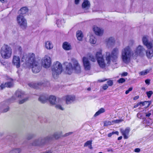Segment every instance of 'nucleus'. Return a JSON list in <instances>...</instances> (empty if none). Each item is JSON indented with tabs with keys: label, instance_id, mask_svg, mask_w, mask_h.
<instances>
[{
	"label": "nucleus",
	"instance_id": "f257e3e1",
	"mask_svg": "<svg viewBox=\"0 0 153 153\" xmlns=\"http://www.w3.org/2000/svg\"><path fill=\"white\" fill-rule=\"evenodd\" d=\"M106 53L105 62H104L101 50L97 52L96 55V58L93 56L91 55L89 56V59L92 62H95L97 59L100 67L104 68L105 67L106 64L108 65L110 64L111 61L113 62L117 61L119 53V49L117 48H115L113 49L111 53L107 52Z\"/></svg>",
	"mask_w": 153,
	"mask_h": 153
},
{
	"label": "nucleus",
	"instance_id": "f03ea898",
	"mask_svg": "<svg viewBox=\"0 0 153 153\" xmlns=\"http://www.w3.org/2000/svg\"><path fill=\"white\" fill-rule=\"evenodd\" d=\"M145 52V50L142 46L139 45L134 51L131 53L130 47L128 46L123 48L121 51V58L122 61L125 63H129L130 58L132 56L135 59L138 56H143Z\"/></svg>",
	"mask_w": 153,
	"mask_h": 153
},
{
	"label": "nucleus",
	"instance_id": "7ed1b4c3",
	"mask_svg": "<svg viewBox=\"0 0 153 153\" xmlns=\"http://www.w3.org/2000/svg\"><path fill=\"white\" fill-rule=\"evenodd\" d=\"M71 61L73 64V66L71 62H65L64 63L66 66V70L65 71V73L71 75L74 70L76 74L80 73L81 72V68L78 61L74 58H72Z\"/></svg>",
	"mask_w": 153,
	"mask_h": 153
},
{
	"label": "nucleus",
	"instance_id": "20e7f679",
	"mask_svg": "<svg viewBox=\"0 0 153 153\" xmlns=\"http://www.w3.org/2000/svg\"><path fill=\"white\" fill-rule=\"evenodd\" d=\"M143 44L145 45L149 49L146 52V55L149 58H151L153 56V40L152 42L149 41L147 37L143 36L142 39Z\"/></svg>",
	"mask_w": 153,
	"mask_h": 153
},
{
	"label": "nucleus",
	"instance_id": "39448f33",
	"mask_svg": "<svg viewBox=\"0 0 153 153\" xmlns=\"http://www.w3.org/2000/svg\"><path fill=\"white\" fill-rule=\"evenodd\" d=\"M0 53L3 58L8 59L11 56L12 50L10 46L7 45H4L1 49Z\"/></svg>",
	"mask_w": 153,
	"mask_h": 153
},
{
	"label": "nucleus",
	"instance_id": "423d86ee",
	"mask_svg": "<svg viewBox=\"0 0 153 153\" xmlns=\"http://www.w3.org/2000/svg\"><path fill=\"white\" fill-rule=\"evenodd\" d=\"M38 100L42 103H45L48 100L51 104L54 105L56 104V97L55 96L51 95L48 98V95H42L39 97Z\"/></svg>",
	"mask_w": 153,
	"mask_h": 153
},
{
	"label": "nucleus",
	"instance_id": "0eeeda50",
	"mask_svg": "<svg viewBox=\"0 0 153 153\" xmlns=\"http://www.w3.org/2000/svg\"><path fill=\"white\" fill-rule=\"evenodd\" d=\"M35 59V54L33 53H30L27 55L25 54H23L22 60L23 62L25 61L26 64H28L30 65L36 62Z\"/></svg>",
	"mask_w": 153,
	"mask_h": 153
},
{
	"label": "nucleus",
	"instance_id": "6e6552de",
	"mask_svg": "<svg viewBox=\"0 0 153 153\" xmlns=\"http://www.w3.org/2000/svg\"><path fill=\"white\" fill-rule=\"evenodd\" d=\"M62 70V64L58 62H54L52 67V74L53 76H57L61 73Z\"/></svg>",
	"mask_w": 153,
	"mask_h": 153
},
{
	"label": "nucleus",
	"instance_id": "1a4fd4ad",
	"mask_svg": "<svg viewBox=\"0 0 153 153\" xmlns=\"http://www.w3.org/2000/svg\"><path fill=\"white\" fill-rule=\"evenodd\" d=\"M29 65L31 66L32 72L34 73H38L40 71L42 66L39 62L36 61Z\"/></svg>",
	"mask_w": 153,
	"mask_h": 153
},
{
	"label": "nucleus",
	"instance_id": "9d476101",
	"mask_svg": "<svg viewBox=\"0 0 153 153\" xmlns=\"http://www.w3.org/2000/svg\"><path fill=\"white\" fill-rule=\"evenodd\" d=\"M17 21L18 24L22 28L25 29L27 27V21L23 16L19 15L17 17Z\"/></svg>",
	"mask_w": 153,
	"mask_h": 153
},
{
	"label": "nucleus",
	"instance_id": "9b49d317",
	"mask_svg": "<svg viewBox=\"0 0 153 153\" xmlns=\"http://www.w3.org/2000/svg\"><path fill=\"white\" fill-rule=\"evenodd\" d=\"M7 80H8L7 82L4 84L2 83L0 85V87L1 89L2 90L6 87L11 88L13 86L14 80L13 79L8 78Z\"/></svg>",
	"mask_w": 153,
	"mask_h": 153
},
{
	"label": "nucleus",
	"instance_id": "f8f14e48",
	"mask_svg": "<svg viewBox=\"0 0 153 153\" xmlns=\"http://www.w3.org/2000/svg\"><path fill=\"white\" fill-rule=\"evenodd\" d=\"M51 64V60L50 57L47 55H45L42 59V64L43 66L45 68H49Z\"/></svg>",
	"mask_w": 153,
	"mask_h": 153
},
{
	"label": "nucleus",
	"instance_id": "ddd939ff",
	"mask_svg": "<svg viewBox=\"0 0 153 153\" xmlns=\"http://www.w3.org/2000/svg\"><path fill=\"white\" fill-rule=\"evenodd\" d=\"M120 131L124 139H126L128 138V135L130 131V129L129 127H127L125 129L121 128Z\"/></svg>",
	"mask_w": 153,
	"mask_h": 153
},
{
	"label": "nucleus",
	"instance_id": "4468645a",
	"mask_svg": "<svg viewBox=\"0 0 153 153\" xmlns=\"http://www.w3.org/2000/svg\"><path fill=\"white\" fill-rule=\"evenodd\" d=\"M12 63L16 68H19L20 66V59L19 56H13Z\"/></svg>",
	"mask_w": 153,
	"mask_h": 153
},
{
	"label": "nucleus",
	"instance_id": "2eb2a0df",
	"mask_svg": "<svg viewBox=\"0 0 153 153\" xmlns=\"http://www.w3.org/2000/svg\"><path fill=\"white\" fill-rule=\"evenodd\" d=\"M64 97L65 98V101L67 104L71 103L75 100V97L74 95H67Z\"/></svg>",
	"mask_w": 153,
	"mask_h": 153
},
{
	"label": "nucleus",
	"instance_id": "dca6fc26",
	"mask_svg": "<svg viewBox=\"0 0 153 153\" xmlns=\"http://www.w3.org/2000/svg\"><path fill=\"white\" fill-rule=\"evenodd\" d=\"M83 62L85 70H89L91 67L88 59L87 58L84 57L83 58Z\"/></svg>",
	"mask_w": 153,
	"mask_h": 153
},
{
	"label": "nucleus",
	"instance_id": "f3484780",
	"mask_svg": "<svg viewBox=\"0 0 153 153\" xmlns=\"http://www.w3.org/2000/svg\"><path fill=\"white\" fill-rule=\"evenodd\" d=\"M28 85L31 87L35 89L40 88L43 85V83L39 82L37 83H29Z\"/></svg>",
	"mask_w": 153,
	"mask_h": 153
},
{
	"label": "nucleus",
	"instance_id": "a211bd4d",
	"mask_svg": "<svg viewBox=\"0 0 153 153\" xmlns=\"http://www.w3.org/2000/svg\"><path fill=\"white\" fill-rule=\"evenodd\" d=\"M93 30L96 35H102L103 33V30L96 26H94Z\"/></svg>",
	"mask_w": 153,
	"mask_h": 153
},
{
	"label": "nucleus",
	"instance_id": "6ab92c4d",
	"mask_svg": "<svg viewBox=\"0 0 153 153\" xmlns=\"http://www.w3.org/2000/svg\"><path fill=\"white\" fill-rule=\"evenodd\" d=\"M115 40L112 37L109 38L107 41V45L108 47H111L114 45Z\"/></svg>",
	"mask_w": 153,
	"mask_h": 153
},
{
	"label": "nucleus",
	"instance_id": "aec40b11",
	"mask_svg": "<svg viewBox=\"0 0 153 153\" xmlns=\"http://www.w3.org/2000/svg\"><path fill=\"white\" fill-rule=\"evenodd\" d=\"M28 9L27 7H24L21 8L19 11V15L24 16V15L27 12Z\"/></svg>",
	"mask_w": 153,
	"mask_h": 153
},
{
	"label": "nucleus",
	"instance_id": "412c9836",
	"mask_svg": "<svg viewBox=\"0 0 153 153\" xmlns=\"http://www.w3.org/2000/svg\"><path fill=\"white\" fill-rule=\"evenodd\" d=\"M90 3L88 0H84L82 4V7L83 8L88 9L90 7Z\"/></svg>",
	"mask_w": 153,
	"mask_h": 153
},
{
	"label": "nucleus",
	"instance_id": "4be33fe9",
	"mask_svg": "<svg viewBox=\"0 0 153 153\" xmlns=\"http://www.w3.org/2000/svg\"><path fill=\"white\" fill-rule=\"evenodd\" d=\"M62 47L65 50H69L71 49L70 44L67 42H65L63 43Z\"/></svg>",
	"mask_w": 153,
	"mask_h": 153
},
{
	"label": "nucleus",
	"instance_id": "5701e85b",
	"mask_svg": "<svg viewBox=\"0 0 153 153\" xmlns=\"http://www.w3.org/2000/svg\"><path fill=\"white\" fill-rule=\"evenodd\" d=\"M76 36L78 40L81 41L83 37L82 32L80 30H78L76 33Z\"/></svg>",
	"mask_w": 153,
	"mask_h": 153
},
{
	"label": "nucleus",
	"instance_id": "b1692460",
	"mask_svg": "<svg viewBox=\"0 0 153 153\" xmlns=\"http://www.w3.org/2000/svg\"><path fill=\"white\" fill-rule=\"evenodd\" d=\"M45 47L47 49L51 50L53 48V45L50 41H48L45 43Z\"/></svg>",
	"mask_w": 153,
	"mask_h": 153
},
{
	"label": "nucleus",
	"instance_id": "393cba45",
	"mask_svg": "<svg viewBox=\"0 0 153 153\" xmlns=\"http://www.w3.org/2000/svg\"><path fill=\"white\" fill-rule=\"evenodd\" d=\"M139 102L140 105L142 106H144L146 104H147V105L146 106V108H148L149 107L151 103V101H145L144 102Z\"/></svg>",
	"mask_w": 153,
	"mask_h": 153
},
{
	"label": "nucleus",
	"instance_id": "a878e982",
	"mask_svg": "<svg viewBox=\"0 0 153 153\" xmlns=\"http://www.w3.org/2000/svg\"><path fill=\"white\" fill-rule=\"evenodd\" d=\"M15 95L18 97L21 98L24 97L25 94L21 91L17 90L15 93Z\"/></svg>",
	"mask_w": 153,
	"mask_h": 153
},
{
	"label": "nucleus",
	"instance_id": "bb28decb",
	"mask_svg": "<svg viewBox=\"0 0 153 153\" xmlns=\"http://www.w3.org/2000/svg\"><path fill=\"white\" fill-rule=\"evenodd\" d=\"M105 112V110L103 108H100L98 111H97L94 114V116L96 117L100 114Z\"/></svg>",
	"mask_w": 153,
	"mask_h": 153
},
{
	"label": "nucleus",
	"instance_id": "cd10ccee",
	"mask_svg": "<svg viewBox=\"0 0 153 153\" xmlns=\"http://www.w3.org/2000/svg\"><path fill=\"white\" fill-rule=\"evenodd\" d=\"M64 19H62L61 20L58 19L57 20L56 22L57 26L59 27H61L64 23Z\"/></svg>",
	"mask_w": 153,
	"mask_h": 153
},
{
	"label": "nucleus",
	"instance_id": "c85d7f7f",
	"mask_svg": "<svg viewBox=\"0 0 153 153\" xmlns=\"http://www.w3.org/2000/svg\"><path fill=\"white\" fill-rule=\"evenodd\" d=\"M97 39L93 35L90 36V43L93 44H95L96 42Z\"/></svg>",
	"mask_w": 153,
	"mask_h": 153
},
{
	"label": "nucleus",
	"instance_id": "c756f323",
	"mask_svg": "<svg viewBox=\"0 0 153 153\" xmlns=\"http://www.w3.org/2000/svg\"><path fill=\"white\" fill-rule=\"evenodd\" d=\"M149 70L148 69L144 71L140 72L139 73L140 76H144L146 75V74L149 73Z\"/></svg>",
	"mask_w": 153,
	"mask_h": 153
},
{
	"label": "nucleus",
	"instance_id": "7c9ffc66",
	"mask_svg": "<svg viewBox=\"0 0 153 153\" xmlns=\"http://www.w3.org/2000/svg\"><path fill=\"white\" fill-rule=\"evenodd\" d=\"M92 141L91 140H88L86 141L84 144V146H90V149H91L92 147Z\"/></svg>",
	"mask_w": 153,
	"mask_h": 153
},
{
	"label": "nucleus",
	"instance_id": "2f4dec72",
	"mask_svg": "<svg viewBox=\"0 0 153 153\" xmlns=\"http://www.w3.org/2000/svg\"><path fill=\"white\" fill-rule=\"evenodd\" d=\"M123 121V119H117L115 120H112V122L114 124V123H118L121 122Z\"/></svg>",
	"mask_w": 153,
	"mask_h": 153
},
{
	"label": "nucleus",
	"instance_id": "473e14b6",
	"mask_svg": "<svg viewBox=\"0 0 153 153\" xmlns=\"http://www.w3.org/2000/svg\"><path fill=\"white\" fill-rule=\"evenodd\" d=\"M146 94L148 98H150L151 96L153 94V92L152 91H147Z\"/></svg>",
	"mask_w": 153,
	"mask_h": 153
},
{
	"label": "nucleus",
	"instance_id": "72a5a7b5",
	"mask_svg": "<svg viewBox=\"0 0 153 153\" xmlns=\"http://www.w3.org/2000/svg\"><path fill=\"white\" fill-rule=\"evenodd\" d=\"M114 124L113 122H112V121H106L104 123V125L105 126H107L108 125H113Z\"/></svg>",
	"mask_w": 153,
	"mask_h": 153
},
{
	"label": "nucleus",
	"instance_id": "f704fd0d",
	"mask_svg": "<svg viewBox=\"0 0 153 153\" xmlns=\"http://www.w3.org/2000/svg\"><path fill=\"white\" fill-rule=\"evenodd\" d=\"M60 137V135L57 134V133H55L53 135V137H51V138H54L56 139H57L59 138Z\"/></svg>",
	"mask_w": 153,
	"mask_h": 153
},
{
	"label": "nucleus",
	"instance_id": "c9c22d12",
	"mask_svg": "<svg viewBox=\"0 0 153 153\" xmlns=\"http://www.w3.org/2000/svg\"><path fill=\"white\" fill-rule=\"evenodd\" d=\"M13 153H20L21 151V150L20 149H16L13 150Z\"/></svg>",
	"mask_w": 153,
	"mask_h": 153
},
{
	"label": "nucleus",
	"instance_id": "e433bc0d",
	"mask_svg": "<svg viewBox=\"0 0 153 153\" xmlns=\"http://www.w3.org/2000/svg\"><path fill=\"white\" fill-rule=\"evenodd\" d=\"M107 83L109 86H111L113 84V81L111 80H109L107 81Z\"/></svg>",
	"mask_w": 153,
	"mask_h": 153
},
{
	"label": "nucleus",
	"instance_id": "4c0bfd02",
	"mask_svg": "<svg viewBox=\"0 0 153 153\" xmlns=\"http://www.w3.org/2000/svg\"><path fill=\"white\" fill-rule=\"evenodd\" d=\"M28 100V98H26L23 99L22 100H20L19 102V104H22L27 101Z\"/></svg>",
	"mask_w": 153,
	"mask_h": 153
},
{
	"label": "nucleus",
	"instance_id": "58836bf2",
	"mask_svg": "<svg viewBox=\"0 0 153 153\" xmlns=\"http://www.w3.org/2000/svg\"><path fill=\"white\" fill-rule=\"evenodd\" d=\"M125 79L123 78H121L120 79L117 81L119 83H122L125 81Z\"/></svg>",
	"mask_w": 153,
	"mask_h": 153
},
{
	"label": "nucleus",
	"instance_id": "ea45409f",
	"mask_svg": "<svg viewBox=\"0 0 153 153\" xmlns=\"http://www.w3.org/2000/svg\"><path fill=\"white\" fill-rule=\"evenodd\" d=\"M55 107L56 108H58L60 110H63V108L61 106L59 105H56L55 106Z\"/></svg>",
	"mask_w": 153,
	"mask_h": 153
},
{
	"label": "nucleus",
	"instance_id": "a19ab883",
	"mask_svg": "<svg viewBox=\"0 0 153 153\" xmlns=\"http://www.w3.org/2000/svg\"><path fill=\"white\" fill-rule=\"evenodd\" d=\"M132 87L129 88L128 89L126 90L125 92V94H128L130 91H131L132 90Z\"/></svg>",
	"mask_w": 153,
	"mask_h": 153
},
{
	"label": "nucleus",
	"instance_id": "79ce46f5",
	"mask_svg": "<svg viewBox=\"0 0 153 153\" xmlns=\"http://www.w3.org/2000/svg\"><path fill=\"white\" fill-rule=\"evenodd\" d=\"M108 88V86L106 84H105L103 85L102 88L104 90H106Z\"/></svg>",
	"mask_w": 153,
	"mask_h": 153
},
{
	"label": "nucleus",
	"instance_id": "37998d69",
	"mask_svg": "<svg viewBox=\"0 0 153 153\" xmlns=\"http://www.w3.org/2000/svg\"><path fill=\"white\" fill-rule=\"evenodd\" d=\"M73 132H68V133H67L65 134H64L63 136V137H65L68 136L71 134H73Z\"/></svg>",
	"mask_w": 153,
	"mask_h": 153
},
{
	"label": "nucleus",
	"instance_id": "c03bdc74",
	"mask_svg": "<svg viewBox=\"0 0 153 153\" xmlns=\"http://www.w3.org/2000/svg\"><path fill=\"white\" fill-rule=\"evenodd\" d=\"M121 75L122 76H126L128 75V73L127 72H123L121 74Z\"/></svg>",
	"mask_w": 153,
	"mask_h": 153
},
{
	"label": "nucleus",
	"instance_id": "a18cd8bd",
	"mask_svg": "<svg viewBox=\"0 0 153 153\" xmlns=\"http://www.w3.org/2000/svg\"><path fill=\"white\" fill-rule=\"evenodd\" d=\"M145 82L147 85H149L150 84V80L149 79H146L145 80Z\"/></svg>",
	"mask_w": 153,
	"mask_h": 153
},
{
	"label": "nucleus",
	"instance_id": "49530a36",
	"mask_svg": "<svg viewBox=\"0 0 153 153\" xmlns=\"http://www.w3.org/2000/svg\"><path fill=\"white\" fill-rule=\"evenodd\" d=\"M140 149L139 148H137L135 149L134 152H140Z\"/></svg>",
	"mask_w": 153,
	"mask_h": 153
},
{
	"label": "nucleus",
	"instance_id": "de8ad7c7",
	"mask_svg": "<svg viewBox=\"0 0 153 153\" xmlns=\"http://www.w3.org/2000/svg\"><path fill=\"white\" fill-rule=\"evenodd\" d=\"M113 131H112V132L111 133H108V137H111V136H112V135L113 134H113Z\"/></svg>",
	"mask_w": 153,
	"mask_h": 153
},
{
	"label": "nucleus",
	"instance_id": "09e8293b",
	"mask_svg": "<svg viewBox=\"0 0 153 153\" xmlns=\"http://www.w3.org/2000/svg\"><path fill=\"white\" fill-rule=\"evenodd\" d=\"M151 114L150 113H146V117H149L151 115Z\"/></svg>",
	"mask_w": 153,
	"mask_h": 153
},
{
	"label": "nucleus",
	"instance_id": "8fccbe9b",
	"mask_svg": "<svg viewBox=\"0 0 153 153\" xmlns=\"http://www.w3.org/2000/svg\"><path fill=\"white\" fill-rule=\"evenodd\" d=\"M140 105L139 102L137 103L136 104H135L134 106V108H136Z\"/></svg>",
	"mask_w": 153,
	"mask_h": 153
},
{
	"label": "nucleus",
	"instance_id": "3c124183",
	"mask_svg": "<svg viewBox=\"0 0 153 153\" xmlns=\"http://www.w3.org/2000/svg\"><path fill=\"white\" fill-rule=\"evenodd\" d=\"M113 134H116V135H118L119 133L118 131H113Z\"/></svg>",
	"mask_w": 153,
	"mask_h": 153
},
{
	"label": "nucleus",
	"instance_id": "603ef678",
	"mask_svg": "<svg viewBox=\"0 0 153 153\" xmlns=\"http://www.w3.org/2000/svg\"><path fill=\"white\" fill-rule=\"evenodd\" d=\"M9 109V108L8 107V108H6V109H4V110H3V112H7V111H8Z\"/></svg>",
	"mask_w": 153,
	"mask_h": 153
},
{
	"label": "nucleus",
	"instance_id": "864d4df0",
	"mask_svg": "<svg viewBox=\"0 0 153 153\" xmlns=\"http://www.w3.org/2000/svg\"><path fill=\"white\" fill-rule=\"evenodd\" d=\"M139 98V96H136L134 97L133 100H136L138 99Z\"/></svg>",
	"mask_w": 153,
	"mask_h": 153
},
{
	"label": "nucleus",
	"instance_id": "5fc2aeb1",
	"mask_svg": "<svg viewBox=\"0 0 153 153\" xmlns=\"http://www.w3.org/2000/svg\"><path fill=\"white\" fill-rule=\"evenodd\" d=\"M79 0H75V2L76 4H78L79 2Z\"/></svg>",
	"mask_w": 153,
	"mask_h": 153
},
{
	"label": "nucleus",
	"instance_id": "6e6d98bb",
	"mask_svg": "<svg viewBox=\"0 0 153 153\" xmlns=\"http://www.w3.org/2000/svg\"><path fill=\"white\" fill-rule=\"evenodd\" d=\"M106 80V79H105L104 80H99L98 81H99V82H104V81H105Z\"/></svg>",
	"mask_w": 153,
	"mask_h": 153
},
{
	"label": "nucleus",
	"instance_id": "4d7b16f0",
	"mask_svg": "<svg viewBox=\"0 0 153 153\" xmlns=\"http://www.w3.org/2000/svg\"><path fill=\"white\" fill-rule=\"evenodd\" d=\"M122 136H120L118 138H117V140H121L122 138Z\"/></svg>",
	"mask_w": 153,
	"mask_h": 153
},
{
	"label": "nucleus",
	"instance_id": "13d9d810",
	"mask_svg": "<svg viewBox=\"0 0 153 153\" xmlns=\"http://www.w3.org/2000/svg\"><path fill=\"white\" fill-rule=\"evenodd\" d=\"M141 89L142 90H145V87H142L141 88Z\"/></svg>",
	"mask_w": 153,
	"mask_h": 153
},
{
	"label": "nucleus",
	"instance_id": "bf43d9fd",
	"mask_svg": "<svg viewBox=\"0 0 153 153\" xmlns=\"http://www.w3.org/2000/svg\"><path fill=\"white\" fill-rule=\"evenodd\" d=\"M87 90L90 91L91 90V88L90 87L88 88L87 89Z\"/></svg>",
	"mask_w": 153,
	"mask_h": 153
},
{
	"label": "nucleus",
	"instance_id": "052dcab7",
	"mask_svg": "<svg viewBox=\"0 0 153 153\" xmlns=\"http://www.w3.org/2000/svg\"><path fill=\"white\" fill-rule=\"evenodd\" d=\"M50 137H47L46 138H45L46 140H50Z\"/></svg>",
	"mask_w": 153,
	"mask_h": 153
},
{
	"label": "nucleus",
	"instance_id": "680f3d73",
	"mask_svg": "<svg viewBox=\"0 0 153 153\" xmlns=\"http://www.w3.org/2000/svg\"><path fill=\"white\" fill-rule=\"evenodd\" d=\"M5 0H0V1L2 2H3Z\"/></svg>",
	"mask_w": 153,
	"mask_h": 153
},
{
	"label": "nucleus",
	"instance_id": "e2e57ef3",
	"mask_svg": "<svg viewBox=\"0 0 153 153\" xmlns=\"http://www.w3.org/2000/svg\"><path fill=\"white\" fill-rule=\"evenodd\" d=\"M13 97H12L10 99H9V100H13Z\"/></svg>",
	"mask_w": 153,
	"mask_h": 153
},
{
	"label": "nucleus",
	"instance_id": "0e129e2a",
	"mask_svg": "<svg viewBox=\"0 0 153 153\" xmlns=\"http://www.w3.org/2000/svg\"><path fill=\"white\" fill-rule=\"evenodd\" d=\"M31 138H29V137H28V140H29V139H31Z\"/></svg>",
	"mask_w": 153,
	"mask_h": 153
},
{
	"label": "nucleus",
	"instance_id": "69168bd1",
	"mask_svg": "<svg viewBox=\"0 0 153 153\" xmlns=\"http://www.w3.org/2000/svg\"><path fill=\"white\" fill-rule=\"evenodd\" d=\"M98 153H102V152H99Z\"/></svg>",
	"mask_w": 153,
	"mask_h": 153
},
{
	"label": "nucleus",
	"instance_id": "338daca9",
	"mask_svg": "<svg viewBox=\"0 0 153 153\" xmlns=\"http://www.w3.org/2000/svg\"><path fill=\"white\" fill-rule=\"evenodd\" d=\"M110 150H108V152H110Z\"/></svg>",
	"mask_w": 153,
	"mask_h": 153
}]
</instances>
